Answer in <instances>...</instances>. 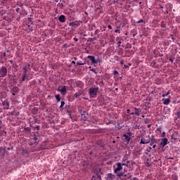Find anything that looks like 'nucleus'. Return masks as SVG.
Returning <instances> with one entry per match:
<instances>
[{
	"label": "nucleus",
	"instance_id": "nucleus-58",
	"mask_svg": "<svg viewBox=\"0 0 180 180\" xmlns=\"http://www.w3.org/2000/svg\"><path fill=\"white\" fill-rule=\"evenodd\" d=\"M129 115H136V114H135V112H132L129 113Z\"/></svg>",
	"mask_w": 180,
	"mask_h": 180
},
{
	"label": "nucleus",
	"instance_id": "nucleus-31",
	"mask_svg": "<svg viewBox=\"0 0 180 180\" xmlns=\"http://www.w3.org/2000/svg\"><path fill=\"white\" fill-rule=\"evenodd\" d=\"M116 127H117V129L118 130H120V129H122V126L120 125V124H117L116 125Z\"/></svg>",
	"mask_w": 180,
	"mask_h": 180
},
{
	"label": "nucleus",
	"instance_id": "nucleus-17",
	"mask_svg": "<svg viewBox=\"0 0 180 180\" xmlns=\"http://www.w3.org/2000/svg\"><path fill=\"white\" fill-rule=\"evenodd\" d=\"M162 101H163V103H164V105H169V103H171V98H163L162 99Z\"/></svg>",
	"mask_w": 180,
	"mask_h": 180
},
{
	"label": "nucleus",
	"instance_id": "nucleus-19",
	"mask_svg": "<svg viewBox=\"0 0 180 180\" xmlns=\"http://www.w3.org/2000/svg\"><path fill=\"white\" fill-rule=\"evenodd\" d=\"M150 146H153V144L157 143V140L154 139V136H152V138L150 139Z\"/></svg>",
	"mask_w": 180,
	"mask_h": 180
},
{
	"label": "nucleus",
	"instance_id": "nucleus-29",
	"mask_svg": "<svg viewBox=\"0 0 180 180\" xmlns=\"http://www.w3.org/2000/svg\"><path fill=\"white\" fill-rule=\"evenodd\" d=\"M161 27H164V28L167 27V25H165V22H161Z\"/></svg>",
	"mask_w": 180,
	"mask_h": 180
},
{
	"label": "nucleus",
	"instance_id": "nucleus-63",
	"mask_svg": "<svg viewBox=\"0 0 180 180\" xmlns=\"http://www.w3.org/2000/svg\"><path fill=\"white\" fill-rule=\"evenodd\" d=\"M65 108H70V105H66Z\"/></svg>",
	"mask_w": 180,
	"mask_h": 180
},
{
	"label": "nucleus",
	"instance_id": "nucleus-27",
	"mask_svg": "<svg viewBox=\"0 0 180 180\" xmlns=\"http://www.w3.org/2000/svg\"><path fill=\"white\" fill-rule=\"evenodd\" d=\"M64 105H65V101H61L60 109H61L62 110H63V106H64Z\"/></svg>",
	"mask_w": 180,
	"mask_h": 180
},
{
	"label": "nucleus",
	"instance_id": "nucleus-32",
	"mask_svg": "<svg viewBox=\"0 0 180 180\" xmlns=\"http://www.w3.org/2000/svg\"><path fill=\"white\" fill-rule=\"evenodd\" d=\"M136 23H146V22H144V20L141 19L139 21H137Z\"/></svg>",
	"mask_w": 180,
	"mask_h": 180
},
{
	"label": "nucleus",
	"instance_id": "nucleus-18",
	"mask_svg": "<svg viewBox=\"0 0 180 180\" xmlns=\"http://www.w3.org/2000/svg\"><path fill=\"white\" fill-rule=\"evenodd\" d=\"M2 105L6 107V109H9V102L8 101H3Z\"/></svg>",
	"mask_w": 180,
	"mask_h": 180
},
{
	"label": "nucleus",
	"instance_id": "nucleus-21",
	"mask_svg": "<svg viewBox=\"0 0 180 180\" xmlns=\"http://www.w3.org/2000/svg\"><path fill=\"white\" fill-rule=\"evenodd\" d=\"M85 64H86V60H84V63L77 62L76 67L78 65H85Z\"/></svg>",
	"mask_w": 180,
	"mask_h": 180
},
{
	"label": "nucleus",
	"instance_id": "nucleus-35",
	"mask_svg": "<svg viewBox=\"0 0 180 180\" xmlns=\"http://www.w3.org/2000/svg\"><path fill=\"white\" fill-rule=\"evenodd\" d=\"M114 75H119V72H117V70H114Z\"/></svg>",
	"mask_w": 180,
	"mask_h": 180
},
{
	"label": "nucleus",
	"instance_id": "nucleus-57",
	"mask_svg": "<svg viewBox=\"0 0 180 180\" xmlns=\"http://www.w3.org/2000/svg\"><path fill=\"white\" fill-rule=\"evenodd\" d=\"M127 112L129 113V114H130V109H127Z\"/></svg>",
	"mask_w": 180,
	"mask_h": 180
},
{
	"label": "nucleus",
	"instance_id": "nucleus-6",
	"mask_svg": "<svg viewBox=\"0 0 180 180\" xmlns=\"http://www.w3.org/2000/svg\"><path fill=\"white\" fill-rule=\"evenodd\" d=\"M22 74H25L27 75V72H30L31 69H30V64L27 63V65H25V67L22 68Z\"/></svg>",
	"mask_w": 180,
	"mask_h": 180
},
{
	"label": "nucleus",
	"instance_id": "nucleus-4",
	"mask_svg": "<svg viewBox=\"0 0 180 180\" xmlns=\"http://www.w3.org/2000/svg\"><path fill=\"white\" fill-rule=\"evenodd\" d=\"M6 74H8V69H6V67L3 66L1 67L0 70V75L2 78L6 77Z\"/></svg>",
	"mask_w": 180,
	"mask_h": 180
},
{
	"label": "nucleus",
	"instance_id": "nucleus-3",
	"mask_svg": "<svg viewBox=\"0 0 180 180\" xmlns=\"http://www.w3.org/2000/svg\"><path fill=\"white\" fill-rule=\"evenodd\" d=\"M150 139L151 138L150 137V135L146 136L145 137L141 138V144H148Z\"/></svg>",
	"mask_w": 180,
	"mask_h": 180
},
{
	"label": "nucleus",
	"instance_id": "nucleus-47",
	"mask_svg": "<svg viewBox=\"0 0 180 180\" xmlns=\"http://www.w3.org/2000/svg\"><path fill=\"white\" fill-rule=\"evenodd\" d=\"M120 64H121V65H124V61L120 60Z\"/></svg>",
	"mask_w": 180,
	"mask_h": 180
},
{
	"label": "nucleus",
	"instance_id": "nucleus-37",
	"mask_svg": "<svg viewBox=\"0 0 180 180\" xmlns=\"http://www.w3.org/2000/svg\"><path fill=\"white\" fill-rule=\"evenodd\" d=\"M117 44L118 47H120V45L122 44V41H119Z\"/></svg>",
	"mask_w": 180,
	"mask_h": 180
},
{
	"label": "nucleus",
	"instance_id": "nucleus-14",
	"mask_svg": "<svg viewBox=\"0 0 180 180\" xmlns=\"http://www.w3.org/2000/svg\"><path fill=\"white\" fill-rule=\"evenodd\" d=\"M26 79H27V81H29V78H27V75L22 73V79L20 80V83L25 82V81H26Z\"/></svg>",
	"mask_w": 180,
	"mask_h": 180
},
{
	"label": "nucleus",
	"instance_id": "nucleus-11",
	"mask_svg": "<svg viewBox=\"0 0 180 180\" xmlns=\"http://www.w3.org/2000/svg\"><path fill=\"white\" fill-rule=\"evenodd\" d=\"M81 23H82V21L76 20L75 22H70L69 26H80Z\"/></svg>",
	"mask_w": 180,
	"mask_h": 180
},
{
	"label": "nucleus",
	"instance_id": "nucleus-33",
	"mask_svg": "<svg viewBox=\"0 0 180 180\" xmlns=\"http://www.w3.org/2000/svg\"><path fill=\"white\" fill-rule=\"evenodd\" d=\"M68 116L70 119H72V115H71V111L68 110Z\"/></svg>",
	"mask_w": 180,
	"mask_h": 180
},
{
	"label": "nucleus",
	"instance_id": "nucleus-7",
	"mask_svg": "<svg viewBox=\"0 0 180 180\" xmlns=\"http://www.w3.org/2000/svg\"><path fill=\"white\" fill-rule=\"evenodd\" d=\"M116 165H117V168L114 169L115 174H117L119 171H122V169H123V165L122 162H117L116 163Z\"/></svg>",
	"mask_w": 180,
	"mask_h": 180
},
{
	"label": "nucleus",
	"instance_id": "nucleus-24",
	"mask_svg": "<svg viewBox=\"0 0 180 180\" xmlns=\"http://www.w3.org/2000/svg\"><path fill=\"white\" fill-rule=\"evenodd\" d=\"M171 94V91H168L166 94H164L162 95V96H163V98H165V96H168V95H169Z\"/></svg>",
	"mask_w": 180,
	"mask_h": 180
},
{
	"label": "nucleus",
	"instance_id": "nucleus-12",
	"mask_svg": "<svg viewBox=\"0 0 180 180\" xmlns=\"http://www.w3.org/2000/svg\"><path fill=\"white\" fill-rule=\"evenodd\" d=\"M168 144V139L164 138L161 140L160 145L162 147H165Z\"/></svg>",
	"mask_w": 180,
	"mask_h": 180
},
{
	"label": "nucleus",
	"instance_id": "nucleus-36",
	"mask_svg": "<svg viewBox=\"0 0 180 180\" xmlns=\"http://www.w3.org/2000/svg\"><path fill=\"white\" fill-rule=\"evenodd\" d=\"M169 61H170L171 63H174V58L170 57V58H169Z\"/></svg>",
	"mask_w": 180,
	"mask_h": 180
},
{
	"label": "nucleus",
	"instance_id": "nucleus-60",
	"mask_svg": "<svg viewBox=\"0 0 180 180\" xmlns=\"http://www.w3.org/2000/svg\"><path fill=\"white\" fill-rule=\"evenodd\" d=\"M3 56L4 57H6V53H4Z\"/></svg>",
	"mask_w": 180,
	"mask_h": 180
},
{
	"label": "nucleus",
	"instance_id": "nucleus-9",
	"mask_svg": "<svg viewBox=\"0 0 180 180\" xmlns=\"http://www.w3.org/2000/svg\"><path fill=\"white\" fill-rule=\"evenodd\" d=\"M57 91L61 92L62 95H65V94H67V86H63V87H58Z\"/></svg>",
	"mask_w": 180,
	"mask_h": 180
},
{
	"label": "nucleus",
	"instance_id": "nucleus-1",
	"mask_svg": "<svg viewBox=\"0 0 180 180\" xmlns=\"http://www.w3.org/2000/svg\"><path fill=\"white\" fill-rule=\"evenodd\" d=\"M102 169L100 168L98 169L95 170L94 174L93 175L91 180H102V177L101 176V172Z\"/></svg>",
	"mask_w": 180,
	"mask_h": 180
},
{
	"label": "nucleus",
	"instance_id": "nucleus-40",
	"mask_svg": "<svg viewBox=\"0 0 180 180\" xmlns=\"http://www.w3.org/2000/svg\"><path fill=\"white\" fill-rule=\"evenodd\" d=\"M82 119L85 120V114H82Z\"/></svg>",
	"mask_w": 180,
	"mask_h": 180
},
{
	"label": "nucleus",
	"instance_id": "nucleus-53",
	"mask_svg": "<svg viewBox=\"0 0 180 180\" xmlns=\"http://www.w3.org/2000/svg\"><path fill=\"white\" fill-rule=\"evenodd\" d=\"M100 84H101V85H102V86L105 85V83L103 82V81H101Z\"/></svg>",
	"mask_w": 180,
	"mask_h": 180
},
{
	"label": "nucleus",
	"instance_id": "nucleus-49",
	"mask_svg": "<svg viewBox=\"0 0 180 180\" xmlns=\"http://www.w3.org/2000/svg\"><path fill=\"white\" fill-rule=\"evenodd\" d=\"M7 150L9 151L11 150H13V147H11V148H7Z\"/></svg>",
	"mask_w": 180,
	"mask_h": 180
},
{
	"label": "nucleus",
	"instance_id": "nucleus-42",
	"mask_svg": "<svg viewBox=\"0 0 180 180\" xmlns=\"http://www.w3.org/2000/svg\"><path fill=\"white\" fill-rule=\"evenodd\" d=\"M130 180H139V179L137 177H133L132 179H131Z\"/></svg>",
	"mask_w": 180,
	"mask_h": 180
},
{
	"label": "nucleus",
	"instance_id": "nucleus-61",
	"mask_svg": "<svg viewBox=\"0 0 180 180\" xmlns=\"http://www.w3.org/2000/svg\"><path fill=\"white\" fill-rule=\"evenodd\" d=\"M11 64H13V60H9Z\"/></svg>",
	"mask_w": 180,
	"mask_h": 180
},
{
	"label": "nucleus",
	"instance_id": "nucleus-45",
	"mask_svg": "<svg viewBox=\"0 0 180 180\" xmlns=\"http://www.w3.org/2000/svg\"><path fill=\"white\" fill-rule=\"evenodd\" d=\"M151 150H153V148L149 147V148H148L147 151H151Z\"/></svg>",
	"mask_w": 180,
	"mask_h": 180
},
{
	"label": "nucleus",
	"instance_id": "nucleus-41",
	"mask_svg": "<svg viewBox=\"0 0 180 180\" xmlns=\"http://www.w3.org/2000/svg\"><path fill=\"white\" fill-rule=\"evenodd\" d=\"M10 115H11V116H14V115H15V111L11 112H10Z\"/></svg>",
	"mask_w": 180,
	"mask_h": 180
},
{
	"label": "nucleus",
	"instance_id": "nucleus-8",
	"mask_svg": "<svg viewBox=\"0 0 180 180\" xmlns=\"http://www.w3.org/2000/svg\"><path fill=\"white\" fill-rule=\"evenodd\" d=\"M117 176H118L119 178H120L121 176H123L124 178H125V179H130V178H131V174H124V172H120L117 174Z\"/></svg>",
	"mask_w": 180,
	"mask_h": 180
},
{
	"label": "nucleus",
	"instance_id": "nucleus-30",
	"mask_svg": "<svg viewBox=\"0 0 180 180\" xmlns=\"http://www.w3.org/2000/svg\"><path fill=\"white\" fill-rule=\"evenodd\" d=\"M127 49H131V44L127 43Z\"/></svg>",
	"mask_w": 180,
	"mask_h": 180
},
{
	"label": "nucleus",
	"instance_id": "nucleus-64",
	"mask_svg": "<svg viewBox=\"0 0 180 180\" xmlns=\"http://www.w3.org/2000/svg\"><path fill=\"white\" fill-rule=\"evenodd\" d=\"M72 64H75V61L72 60Z\"/></svg>",
	"mask_w": 180,
	"mask_h": 180
},
{
	"label": "nucleus",
	"instance_id": "nucleus-23",
	"mask_svg": "<svg viewBox=\"0 0 180 180\" xmlns=\"http://www.w3.org/2000/svg\"><path fill=\"white\" fill-rule=\"evenodd\" d=\"M55 97H56V99L57 102H60V101H61V98L60 97V94L56 95Z\"/></svg>",
	"mask_w": 180,
	"mask_h": 180
},
{
	"label": "nucleus",
	"instance_id": "nucleus-2",
	"mask_svg": "<svg viewBox=\"0 0 180 180\" xmlns=\"http://www.w3.org/2000/svg\"><path fill=\"white\" fill-rule=\"evenodd\" d=\"M98 91H99V87L97 88H90L89 89V95L91 98H95L98 94Z\"/></svg>",
	"mask_w": 180,
	"mask_h": 180
},
{
	"label": "nucleus",
	"instance_id": "nucleus-28",
	"mask_svg": "<svg viewBox=\"0 0 180 180\" xmlns=\"http://www.w3.org/2000/svg\"><path fill=\"white\" fill-rule=\"evenodd\" d=\"M95 40H96V38H89V39H88V41H91V42H93V41H95Z\"/></svg>",
	"mask_w": 180,
	"mask_h": 180
},
{
	"label": "nucleus",
	"instance_id": "nucleus-56",
	"mask_svg": "<svg viewBox=\"0 0 180 180\" xmlns=\"http://www.w3.org/2000/svg\"><path fill=\"white\" fill-rule=\"evenodd\" d=\"M74 40H75V41H78V38L75 37V38H74Z\"/></svg>",
	"mask_w": 180,
	"mask_h": 180
},
{
	"label": "nucleus",
	"instance_id": "nucleus-51",
	"mask_svg": "<svg viewBox=\"0 0 180 180\" xmlns=\"http://www.w3.org/2000/svg\"><path fill=\"white\" fill-rule=\"evenodd\" d=\"M144 122L145 123H148V118H146Z\"/></svg>",
	"mask_w": 180,
	"mask_h": 180
},
{
	"label": "nucleus",
	"instance_id": "nucleus-20",
	"mask_svg": "<svg viewBox=\"0 0 180 180\" xmlns=\"http://www.w3.org/2000/svg\"><path fill=\"white\" fill-rule=\"evenodd\" d=\"M122 167L124 165L125 167H127L128 168H130L131 167V164H130V161H127L126 163H122Z\"/></svg>",
	"mask_w": 180,
	"mask_h": 180
},
{
	"label": "nucleus",
	"instance_id": "nucleus-44",
	"mask_svg": "<svg viewBox=\"0 0 180 180\" xmlns=\"http://www.w3.org/2000/svg\"><path fill=\"white\" fill-rule=\"evenodd\" d=\"M156 131H159V133H161V128H158Z\"/></svg>",
	"mask_w": 180,
	"mask_h": 180
},
{
	"label": "nucleus",
	"instance_id": "nucleus-15",
	"mask_svg": "<svg viewBox=\"0 0 180 180\" xmlns=\"http://www.w3.org/2000/svg\"><path fill=\"white\" fill-rule=\"evenodd\" d=\"M115 176L114 174H112V173H109L107 175L106 179L107 180H113V179H115Z\"/></svg>",
	"mask_w": 180,
	"mask_h": 180
},
{
	"label": "nucleus",
	"instance_id": "nucleus-16",
	"mask_svg": "<svg viewBox=\"0 0 180 180\" xmlns=\"http://www.w3.org/2000/svg\"><path fill=\"white\" fill-rule=\"evenodd\" d=\"M134 110H135V115H136V116H140V113H141V110L140 109V108H134Z\"/></svg>",
	"mask_w": 180,
	"mask_h": 180
},
{
	"label": "nucleus",
	"instance_id": "nucleus-22",
	"mask_svg": "<svg viewBox=\"0 0 180 180\" xmlns=\"http://www.w3.org/2000/svg\"><path fill=\"white\" fill-rule=\"evenodd\" d=\"M82 94L81 91H78L74 94L75 98H78V96H81Z\"/></svg>",
	"mask_w": 180,
	"mask_h": 180
},
{
	"label": "nucleus",
	"instance_id": "nucleus-55",
	"mask_svg": "<svg viewBox=\"0 0 180 180\" xmlns=\"http://www.w3.org/2000/svg\"><path fill=\"white\" fill-rule=\"evenodd\" d=\"M73 60H75V61H77V60H78V58H77V57H73L72 58Z\"/></svg>",
	"mask_w": 180,
	"mask_h": 180
},
{
	"label": "nucleus",
	"instance_id": "nucleus-39",
	"mask_svg": "<svg viewBox=\"0 0 180 180\" xmlns=\"http://www.w3.org/2000/svg\"><path fill=\"white\" fill-rule=\"evenodd\" d=\"M34 129H36L37 130H40V126L37 125V127H35Z\"/></svg>",
	"mask_w": 180,
	"mask_h": 180
},
{
	"label": "nucleus",
	"instance_id": "nucleus-62",
	"mask_svg": "<svg viewBox=\"0 0 180 180\" xmlns=\"http://www.w3.org/2000/svg\"><path fill=\"white\" fill-rule=\"evenodd\" d=\"M150 127H151V124L148 125V128L150 129Z\"/></svg>",
	"mask_w": 180,
	"mask_h": 180
},
{
	"label": "nucleus",
	"instance_id": "nucleus-46",
	"mask_svg": "<svg viewBox=\"0 0 180 180\" xmlns=\"http://www.w3.org/2000/svg\"><path fill=\"white\" fill-rule=\"evenodd\" d=\"M108 28L110 30H112V25H109L108 26Z\"/></svg>",
	"mask_w": 180,
	"mask_h": 180
},
{
	"label": "nucleus",
	"instance_id": "nucleus-50",
	"mask_svg": "<svg viewBox=\"0 0 180 180\" xmlns=\"http://www.w3.org/2000/svg\"><path fill=\"white\" fill-rule=\"evenodd\" d=\"M162 137H165V132H162Z\"/></svg>",
	"mask_w": 180,
	"mask_h": 180
},
{
	"label": "nucleus",
	"instance_id": "nucleus-26",
	"mask_svg": "<svg viewBox=\"0 0 180 180\" xmlns=\"http://www.w3.org/2000/svg\"><path fill=\"white\" fill-rule=\"evenodd\" d=\"M33 137H34L33 139L35 141H37V132L34 133Z\"/></svg>",
	"mask_w": 180,
	"mask_h": 180
},
{
	"label": "nucleus",
	"instance_id": "nucleus-13",
	"mask_svg": "<svg viewBox=\"0 0 180 180\" xmlns=\"http://www.w3.org/2000/svg\"><path fill=\"white\" fill-rule=\"evenodd\" d=\"M58 20L60 23H64L66 20L65 15H61L58 17Z\"/></svg>",
	"mask_w": 180,
	"mask_h": 180
},
{
	"label": "nucleus",
	"instance_id": "nucleus-38",
	"mask_svg": "<svg viewBox=\"0 0 180 180\" xmlns=\"http://www.w3.org/2000/svg\"><path fill=\"white\" fill-rule=\"evenodd\" d=\"M15 12H17V13H19V12H20V8H17L15 9Z\"/></svg>",
	"mask_w": 180,
	"mask_h": 180
},
{
	"label": "nucleus",
	"instance_id": "nucleus-10",
	"mask_svg": "<svg viewBox=\"0 0 180 180\" xmlns=\"http://www.w3.org/2000/svg\"><path fill=\"white\" fill-rule=\"evenodd\" d=\"M87 58L91 60V64H98V63H99V60H96L95 56H88Z\"/></svg>",
	"mask_w": 180,
	"mask_h": 180
},
{
	"label": "nucleus",
	"instance_id": "nucleus-43",
	"mask_svg": "<svg viewBox=\"0 0 180 180\" xmlns=\"http://www.w3.org/2000/svg\"><path fill=\"white\" fill-rule=\"evenodd\" d=\"M25 129L27 130V131H30V127L25 128Z\"/></svg>",
	"mask_w": 180,
	"mask_h": 180
},
{
	"label": "nucleus",
	"instance_id": "nucleus-59",
	"mask_svg": "<svg viewBox=\"0 0 180 180\" xmlns=\"http://www.w3.org/2000/svg\"><path fill=\"white\" fill-rule=\"evenodd\" d=\"M155 147H157V145H156V144H155V145L153 146V148H155Z\"/></svg>",
	"mask_w": 180,
	"mask_h": 180
},
{
	"label": "nucleus",
	"instance_id": "nucleus-54",
	"mask_svg": "<svg viewBox=\"0 0 180 180\" xmlns=\"http://www.w3.org/2000/svg\"><path fill=\"white\" fill-rule=\"evenodd\" d=\"M177 116H178L179 119H180V111L177 113Z\"/></svg>",
	"mask_w": 180,
	"mask_h": 180
},
{
	"label": "nucleus",
	"instance_id": "nucleus-52",
	"mask_svg": "<svg viewBox=\"0 0 180 180\" xmlns=\"http://www.w3.org/2000/svg\"><path fill=\"white\" fill-rule=\"evenodd\" d=\"M14 115H15V116H19V112H17L14 113Z\"/></svg>",
	"mask_w": 180,
	"mask_h": 180
},
{
	"label": "nucleus",
	"instance_id": "nucleus-34",
	"mask_svg": "<svg viewBox=\"0 0 180 180\" xmlns=\"http://www.w3.org/2000/svg\"><path fill=\"white\" fill-rule=\"evenodd\" d=\"M176 22H177V23H180V17H177L176 18Z\"/></svg>",
	"mask_w": 180,
	"mask_h": 180
},
{
	"label": "nucleus",
	"instance_id": "nucleus-25",
	"mask_svg": "<svg viewBox=\"0 0 180 180\" xmlns=\"http://www.w3.org/2000/svg\"><path fill=\"white\" fill-rule=\"evenodd\" d=\"M124 139L127 141H130V137L128 136L127 135L124 134Z\"/></svg>",
	"mask_w": 180,
	"mask_h": 180
},
{
	"label": "nucleus",
	"instance_id": "nucleus-5",
	"mask_svg": "<svg viewBox=\"0 0 180 180\" xmlns=\"http://www.w3.org/2000/svg\"><path fill=\"white\" fill-rule=\"evenodd\" d=\"M7 153L6 147H0V158H4Z\"/></svg>",
	"mask_w": 180,
	"mask_h": 180
},
{
	"label": "nucleus",
	"instance_id": "nucleus-48",
	"mask_svg": "<svg viewBox=\"0 0 180 180\" xmlns=\"http://www.w3.org/2000/svg\"><path fill=\"white\" fill-rule=\"evenodd\" d=\"M115 33H120V30H115Z\"/></svg>",
	"mask_w": 180,
	"mask_h": 180
}]
</instances>
